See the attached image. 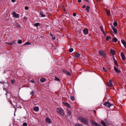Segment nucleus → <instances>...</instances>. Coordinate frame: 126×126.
<instances>
[{
    "instance_id": "f257e3e1",
    "label": "nucleus",
    "mask_w": 126,
    "mask_h": 126,
    "mask_svg": "<svg viewBox=\"0 0 126 126\" xmlns=\"http://www.w3.org/2000/svg\"><path fill=\"white\" fill-rule=\"evenodd\" d=\"M79 119L81 122L86 125H88V121L86 119L81 116L79 117Z\"/></svg>"
},
{
    "instance_id": "f03ea898",
    "label": "nucleus",
    "mask_w": 126,
    "mask_h": 126,
    "mask_svg": "<svg viewBox=\"0 0 126 126\" xmlns=\"http://www.w3.org/2000/svg\"><path fill=\"white\" fill-rule=\"evenodd\" d=\"M57 112L60 114L62 115H64V112L63 110L61 108H57L56 109Z\"/></svg>"
},
{
    "instance_id": "7ed1b4c3",
    "label": "nucleus",
    "mask_w": 126,
    "mask_h": 126,
    "mask_svg": "<svg viewBox=\"0 0 126 126\" xmlns=\"http://www.w3.org/2000/svg\"><path fill=\"white\" fill-rule=\"evenodd\" d=\"M114 82L112 80H110L107 81V85L108 86L112 87V84Z\"/></svg>"
},
{
    "instance_id": "20e7f679",
    "label": "nucleus",
    "mask_w": 126,
    "mask_h": 126,
    "mask_svg": "<svg viewBox=\"0 0 126 126\" xmlns=\"http://www.w3.org/2000/svg\"><path fill=\"white\" fill-rule=\"evenodd\" d=\"M99 54L100 56L103 57L105 58L106 57V54L105 53L104 51H103L100 50L99 51Z\"/></svg>"
},
{
    "instance_id": "39448f33",
    "label": "nucleus",
    "mask_w": 126,
    "mask_h": 126,
    "mask_svg": "<svg viewBox=\"0 0 126 126\" xmlns=\"http://www.w3.org/2000/svg\"><path fill=\"white\" fill-rule=\"evenodd\" d=\"M103 105L106 107H108L109 108L112 105L111 104H110V103L108 102H105L104 103Z\"/></svg>"
},
{
    "instance_id": "423d86ee",
    "label": "nucleus",
    "mask_w": 126,
    "mask_h": 126,
    "mask_svg": "<svg viewBox=\"0 0 126 126\" xmlns=\"http://www.w3.org/2000/svg\"><path fill=\"white\" fill-rule=\"evenodd\" d=\"M114 69L115 71L117 73H119L120 72V70H118L116 66H114Z\"/></svg>"
},
{
    "instance_id": "0eeeda50",
    "label": "nucleus",
    "mask_w": 126,
    "mask_h": 126,
    "mask_svg": "<svg viewBox=\"0 0 126 126\" xmlns=\"http://www.w3.org/2000/svg\"><path fill=\"white\" fill-rule=\"evenodd\" d=\"M13 15L15 17L19 18L20 16L18 14H16L15 12L13 13Z\"/></svg>"
},
{
    "instance_id": "6e6552de",
    "label": "nucleus",
    "mask_w": 126,
    "mask_h": 126,
    "mask_svg": "<svg viewBox=\"0 0 126 126\" xmlns=\"http://www.w3.org/2000/svg\"><path fill=\"white\" fill-rule=\"evenodd\" d=\"M121 56L122 57V60L124 61L125 60V56L124 53L122 52H121Z\"/></svg>"
},
{
    "instance_id": "1a4fd4ad",
    "label": "nucleus",
    "mask_w": 126,
    "mask_h": 126,
    "mask_svg": "<svg viewBox=\"0 0 126 126\" xmlns=\"http://www.w3.org/2000/svg\"><path fill=\"white\" fill-rule=\"evenodd\" d=\"M46 121L48 124H50L51 123V120L48 117H47L46 119Z\"/></svg>"
},
{
    "instance_id": "9d476101",
    "label": "nucleus",
    "mask_w": 126,
    "mask_h": 126,
    "mask_svg": "<svg viewBox=\"0 0 126 126\" xmlns=\"http://www.w3.org/2000/svg\"><path fill=\"white\" fill-rule=\"evenodd\" d=\"M121 42L122 44L124 45L125 47H126V43L124 40H122Z\"/></svg>"
},
{
    "instance_id": "9b49d317",
    "label": "nucleus",
    "mask_w": 126,
    "mask_h": 126,
    "mask_svg": "<svg viewBox=\"0 0 126 126\" xmlns=\"http://www.w3.org/2000/svg\"><path fill=\"white\" fill-rule=\"evenodd\" d=\"M110 53H111L112 55H115L116 53L115 51L113 49H111L110 50Z\"/></svg>"
},
{
    "instance_id": "f8f14e48",
    "label": "nucleus",
    "mask_w": 126,
    "mask_h": 126,
    "mask_svg": "<svg viewBox=\"0 0 126 126\" xmlns=\"http://www.w3.org/2000/svg\"><path fill=\"white\" fill-rule=\"evenodd\" d=\"M33 110L35 111H38L39 110V108L38 107L35 106L33 108Z\"/></svg>"
},
{
    "instance_id": "ddd939ff",
    "label": "nucleus",
    "mask_w": 126,
    "mask_h": 126,
    "mask_svg": "<svg viewBox=\"0 0 126 126\" xmlns=\"http://www.w3.org/2000/svg\"><path fill=\"white\" fill-rule=\"evenodd\" d=\"M88 30L87 29H85L83 30V33L85 34H88Z\"/></svg>"
},
{
    "instance_id": "4468645a",
    "label": "nucleus",
    "mask_w": 126,
    "mask_h": 126,
    "mask_svg": "<svg viewBox=\"0 0 126 126\" xmlns=\"http://www.w3.org/2000/svg\"><path fill=\"white\" fill-rule=\"evenodd\" d=\"M63 104L66 107H68V108H69L70 107V106L68 103H64Z\"/></svg>"
},
{
    "instance_id": "2eb2a0df",
    "label": "nucleus",
    "mask_w": 126,
    "mask_h": 126,
    "mask_svg": "<svg viewBox=\"0 0 126 126\" xmlns=\"http://www.w3.org/2000/svg\"><path fill=\"white\" fill-rule=\"evenodd\" d=\"M67 115L68 116L70 115L71 114V111L67 109Z\"/></svg>"
},
{
    "instance_id": "dca6fc26",
    "label": "nucleus",
    "mask_w": 126,
    "mask_h": 126,
    "mask_svg": "<svg viewBox=\"0 0 126 126\" xmlns=\"http://www.w3.org/2000/svg\"><path fill=\"white\" fill-rule=\"evenodd\" d=\"M90 122L92 126H94L95 123V122L93 121L92 120H91L90 121Z\"/></svg>"
},
{
    "instance_id": "f3484780",
    "label": "nucleus",
    "mask_w": 126,
    "mask_h": 126,
    "mask_svg": "<svg viewBox=\"0 0 126 126\" xmlns=\"http://www.w3.org/2000/svg\"><path fill=\"white\" fill-rule=\"evenodd\" d=\"M112 29L114 33L115 34H117V29L113 27H112Z\"/></svg>"
},
{
    "instance_id": "a211bd4d",
    "label": "nucleus",
    "mask_w": 126,
    "mask_h": 126,
    "mask_svg": "<svg viewBox=\"0 0 126 126\" xmlns=\"http://www.w3.org/2000/svg\"><path fill=\"white\" fill-rule=\"evenodd\" d=\"M100 122L101 124L102 125H103L104 126H107L106 125L105 122L103 121H101Z\"/></svg>"
},
{
    "instance_id": "6ab92c4d",
    "label": "nucleus",
    "mask_w": 126,
    "mask_h": 126,
    "mask_svg": "<svg viewBox=\"0 0 126 126\" xmlns=\"http://www.w3.org/2000/svg\"><path fill=\"white\" fill-rule=\"evenodd\" d=\"M118 40L116 38H114L113 39H112V41L113 42H116Z\"/></svg>"
},
{
    "instance_id": "aec40b11",
    "label": "nucleus",
    "mask_w": 126,
    "mask_h": 126,
    "mask_svg": "<svg viewBox=\"0 0 126 126\" xmlns=\"http://www.w3.org/2000/svg\"><path fill=\"white\" fill-rule=\"evenodd\" d=\"M40 80L42 82H43L45 81L46 79L44 78H41Z\"/></svg>"
},
{
    "instance_id": "412c9836",
    "label": "nucleus",
    "mask_w": 126,
    "mask_h": 126,
    "mask_svg": "<svg viewBox=\"0 0 126 126\" xmlns=\"http://www.w3.org/2000/svg\"><path fill=\"white\" fill-rule=\"evenodd\" d=\"M40 24L38 23H35L34 24V26L35 27H37L38 26H39L40 25Z\"/></svg>"
},
{
    "instance_id": "4be33fe9",
    "label": "nucleus",
    "mask_w": 126,
    "mask_h": 126,
    "mask_svg": "<svg viewBox=\"0 0 126 126\" xmlns=\"http://www.w3.org/2000/svg\"><path fill=\"white\" fill-rule=\"evenodd\" d=\"M80 56V54L79 53H75V56L77 58L79 57Z\"/></svg>"
},
{
    "instance_id": "5701e85b",
    "label": "nucleus",
    "mask_w": 126,
    "mask_h": 126,
    "mask_svg": "<svg viewBox=\"0 0 126 126\" xmlns=\"http://www.w3.org/2000/svg\"><path fill=\"white\" fill-rule=\"evenodd\" d=\"M106 11L107 12V14L108 16H110V11L108 10H106Z\"/></svg>"
},
{
    "instance_id": "b1692460",
    "label": "nucleus",
    "mask_w": 126,
    "mask_h": 126,
    "mask_svg": "<svg viewBox=\"0 0 126 126\" xmlns=\"http://www.w3.org/2000/svg\"><path fill=\"white\" fill-rule=\"evenodd\" d=\"M40 14L41 16L42 17H44L45 16L44 15L43 12L42 11H41L40 12Z\"/></svg>"
},
{
    "instance_id": "393cba45",
    "label": "nucleus",
    "mask_w": 126,
    "mask_h": 126,
    "mask_svg": "<svg viewBox=\"0 0 126 126\" xmlns=\"http://www.w3.org/2000/svg\"><path fill=\"white\" fill-rule=\"evenodd\" d=\"M94 126H102L100 124H97L96 123H95L94 124Z\"/></svg>"
},
{
    "instance_id": "a878e982",
    "label": "nucleus",
    "mask_w": 126,
    "mask_h": 126,
    "mask_svg": "<svg viewBox=\"0 0 126 126\" xmlns=\"http://www.w3.org/2000/svg\"><path fill=\"white\" fill-rule=\"evenodd\" d=\"M100 30H101V31L102 32H103V34H105V33H104V32L103 30V29L102 28V27H100Z\"/></svg>"
},
{
    "instance_id": "bb28decb",
    "label": "nucleus",
    "mask_w": 126,
    "mask_h": 126,
    "mask_svg": "<svg viewBox=\"0 0 126 126\" xmlns=\"http://www.w3.org/2000/svg\"><path fill=\"white\" fill-rule=\"evenodd\" d=\"M113 24L114 26L116 27L117 26V23L116 22H115L113 23Z\"/></svg>"
},
{
    "instance_id": "cd10ccee",
    "label": "nucleus",
    "mask_w": 126,
    "mask_h": 126,
    "mask_svg": "<svg viewBox=\"0 0 126 126\" xmlns=\"http://www.w3.org/2000/svg\"><path fill=\"white\" fill-rule=\"evenodd\" d=\"M90 8V7L89 6H87L86 8V10L87 12H89V9Z\"/></svg>"
},
{
    "instance_id": "c85d7f7f",
    "label": "nucleus",
    "mask_w": 126,
    "mask_h": 126,
    "mask_svg": "<svg viewBox=\"0 0 126 126\" xmlns=\"http://www.w3.org/2000/svg\"><path fill=\"white\" fill-rule=\"evenodd\" d=\"M65 73H66V74H67L69 76H70V74L69 73V72L67 71H65Z\"/></svg>"
},
{
    "instance_id": "c756f323",
    "label": "nucleus",
    "mask_w": 126,
    "mask_h": 126,
    "mask_svg": "<svg viewBox=\"0 0 126 126\" xmlns=\"http://www.w3.org/2000/svg\"><path fill=\"white\" fill-rule=\"evenodd\" d=\"M69 51L70 52H72L73 50V49L72 48H70L69 49Z\"/></svg>"
},
{
    "instance_id": "7c9ffc66",
    "label": "nucleus",
    "mask_w": 126,
    "mask_h": 126,
    "mask_svg": "<svg viewBox=\"0 0 126 126\" xmlns=\"http://www.w3.org/2000/svg\"><path fill=\"white\" fill-rule=\"evenodd\" d=\"M70 98L71 100L73 101L75 100L74 97L72 96H70Z\"/></svg>"
},
{
    "instance_id": "2f4dec72",
    "label": "nucleus",
    "mask_w": 126,
    "mask_h": 126,
    "mask_svg": "<svg viewBox=\"0 0 126 126\" xmlns=\"http://www.w3.org/2000/svg\"><path fill=\"white\" fill-rule=\"evenodd\" d=\"M75 126H83L82 125L79 124L78 123H77L75 124Z\"/></svg>"
},
{
    "instance_id": "473e14b6",
    "label": "nucleus",
    "mask_w": 126,
    "mask_h": 126,
    "mask_svg": "<svg viewBox=\"0 0 126 126\" xmlns=\"http://www.w3.org/2000/svg\"><path fill=\"white\" fill-rule=\"evenodd\" d=\"M111 38V37L110 36H108L106 38V40L107 41H108L109 39Z\"/></svg>"
},
{
    "instance_id": "72a5a7b5",
    "label": "nucleus",
    "mask_w": 126,
    "mask_h": 126,
    "mask_svg": "<svg viewBox=\"0 0 126 126\" xmlns=\"http://www.w3.org/2000/svg\"><path fill=\"white\" fill-rule=\"evenodd\" d=\"M114 63L115 64V65L117 66V67H118V65L116 62V60H115L114 62Z\"/></svg>"
},
{
    "instance_id": "f704fd0d",
    "label": "nucleus",
    "mask_w": 126,
    "mask_h": 126,
    "mask_svg": "<svg viewBox=\"0 0 126 126\" xmlns=\"http://www.w3.org/2000/svg\"><path fill=\"white\" fill-rule=\"evenodd\" d=\"M27 124L26 123H23V126H27Z\"/></svg>"
},
{
    "instance_id": "c9c22d12",
    "label": "nucleus",
    "mask_w": 126,
    "mask_h": 126,
    "mask_svg": "<svg viewBox=\"0 0 126 126\" xmlns=\"http://www.w3.org/2000/svg\"><path fill=\"white\" fill-rule=\"evenodd\" d=\"M30 45L31 44V43L29 42H27L24 45Z\"/></svg>"
},
{
    "instance_id": "e433bc0d",
    "label": "nucleus",
    "mask_w": 126,
    "mask_h": 126,
    "mask_svg": "<svg viewBox=\"0 0 126 126\" xmlns=\"http://www.w3.org/2000/svg\"><path fill=\"white\" fill-rule=\"evenodd\" d=\"M22 41L21 40H20L18 41V43L19 44H21L22 43Z\"/></svg>"
},
{
    "instance_id": "4c0bfd02",
    "label": "nucleus",
    "mask_w": 126,
    "mask_h": 126,
    "mask_svg": "<svg viewBox=\"0 0 126 126\" xmlns=\"http://www.w3.org/2000/svg\"><path fill=\"white\" fill-rule=\"evenodd\" d=\"M6 44H7L8 45L11 46V43L6 42Z\"/></svg>"
},
{
    "instance_id": "58836bf2",
    "label": "nucleus",
    "mask_w": 126,
    "mask_h": 126,
    "mask_svg": "<svg viewBox=\"0 0 126 126\" xmlns=\"http://www.w3.org/2000/svg\"><path fill=\"white\" fill-rule=\"evenodd\" d=\"M55 80L57 81H59L60 80L58 78L55 77Z\"/></svg>"
},
{
    "instance_id": "ea45409f",
    "label": "nucleus",
    "mask_w": 126,
    "mask_h": 126,
    "mask_svg": "<svg viewBox=\"0 0 126 126\" xmlns=\"http://www.w3.org/2000/svg\"><path fill=\"white\" fill-rule=\"evenodd\" d=\"M15 42V41H13L12 42H11V45H12V44H16Z\"/></svg>"
},
{
    "instance_id": "a19ab883",
    "label": "nucleus",
    "mask_w": 126,
    "mask_h": 126,
    "mask_svg": "<svg viewBox=\"0 0 126 126\" xmlns=\"http://www.w3.org/2000/svg\"><path fill=\"white\" fill-rule=\"evenodd\" d=\"M11 81L12 84H14V81L13 80H11Z\"/></svg>"
},
{
    "instance_id": "79ce46f5",
    "label": "nucleus",
    "mask_w": 126,
    "mask_h": 126,
    "mask_svg": "<svg viewBox=\"0 0 126 126\" xmlns=\"http://www.w3.org/2000/svg\"><path fill=\"white\" fill-rule=\"evenodd\" d=\"M103 71L105 72L107 70H106L105 69L104 67L103 68Z\"/></svg>"
},
{
    "instance_id": "37998d69",
    "label": "nucleus",
    "mask_w": 126,
    "mask_h": 126,
    "mask_svg": "<svg viewBox=\"0 0 126 126\" xmlns=\"http://www.w3.org/2000/svg\"><path fill=\"white\" fill-rule=\"evenodd\" d=\"M25 9L26 10H28L29 9V7L28 6H26L25 7Z\"/></svg>"
},
{
    "instance_id": "c03bdc74",
    "label": "nucleus",
    "mask_w": 126,
    "mask_h": 126,
    "mask_svg": "<svg viewBox=\"0 0 126 126\" xmlns=\"http://www.w3.org/2000/svg\"><path fill=\"white\" fill-rule=\"evenodd\" d=\"M76 13H73V16H76Z\"/></svg>"
},
{
    "instance_id": "a18cd8bd",
    "label": "nucleus",
    "mask_w": 126,
    "mask_h": 126,
    "mask_svg": "<svg viewBox=\"0 0 126 126\" xmlns=\"http://www.w3.org/2000/svg\"><path fill=\"white\" fill-rule=\"evenodd\" d=\"M56 39V37L55 36H54L52 37V39L53 40H54Z\"/></svg>"
},
{
    "instance_id": "49530a36",
    "label": "nucleus",
    "mask_w": 126,
    "mask_h": 126,
    "mask_svg": "<svg viewBox=\"0 0 126 126\" xmlns=\"http://www.w3.org/2000/svg\"><path fill=\"white\" fill-rule=\"evenodd\" d=\"M85 1H86V2H88V3H89V0H84Z\"/></svg>"
},
{
    "instance_id": "de8ad7c7",
    "label": "nucleus",
    "mask_w": 126,
    "mask_h": 126,
    "mask_svg": "<svg viewBox=\"0 0 126 126\" xmlns=\"http://www.w3.org/2000/svg\"><path fill=\"white\" fill-rule=\"evenodd\" d=\"M31 82L32 83H35V82L34 81L32 80H31Z\"/></svg>"
},
{
    "instance_id": "09e8293b",
    "label": "nucleus",
    "mask_w": 126,
    "mask_h": 126,
    "mask_svg": "<svg viewBox=\"0 0 126 126\" xmlns=\"http://www.w3.org/2000/svg\"><path fill=\"white\" fill-rule=\"evenodd\" d=\"M34 93V92L33 91H32V92H31V94L33 95Z\"/></svg>"
},
{
    "instance_id": "8fccbe9b",
    "label": "nucleus",
    "mask_w": 126,
    "mask_h": 126,
    "mask_svg": "<svg viewBox=\"0 0 126 126\" xmlns=\"http://www.w3.org/2000/svg\"><path fill=\"white\" fill-rule=\"evenodd\" d=\"M0 83H1V84H4V81H3V82H1V81H0Z\"/></svg>"
},
{
    "instance_id": "3c124183",
    "label": "nucleus",
    "mask_w": 126,
    "mask_h": 126,
    "mask_svg": "<svg viewBox=\"0 0 126 126\" xmlns=\"http://www.w3.org/2000/svg\"><path fill=\"white\" fill-rule=\"evenodd\" d=\"M78 2H80L81 1V0H78Z\"/></svg>"
},
{
    "instance_id": "603ef678",
    "label": "nucleus",
    "mask_w": 126,
    "mask_h": 126,
    "mask_svg": "<svg viewBox=\"0 0 126 126\" xmlns=\"http://www.w3.org/2000/svg\"><path fill=\"white\" fill-rule=\"evenodd\" d=\"M11 1L12 2H14L15 1V0H11Z\"/></svg>"
},
{
    "instance_id": "864d4df0",
    "label": "nucleus",
    "mask_w": 126,
    "mask_h": 126,
    "mask_svg": "<svg viewBox=\"0 0 126 126\" xmlns=\"http://www.w3.org/2000/svg\"><path fill=\"white\" fill-rule=\"evenodd\" d=\"M83 8H84L86 7V6L85 5H84L82 7Z\"/></svg>"
},
{
    "instance_id": "5fc2aeb1",
    "label": "nucleus",
    "mask_w": 126,
    "mask_h": 126,
    "mask_svg": "<svg viewBox=\"0 0 126 126\" xmlns=\"http://www.w3.org/2000/svg\"><path fill=\"white\" fill-rule=\"evenodd\" d=\"M9 102H10V104H11V105H12V102H11V101H9Z\"/></svg>"
},
{
    "instance_id": "6e6d98bb",
    "label": "nucleus",
    "mask_w": 126,
    "mask_h": 126,
    "mask_svg": "<svg viewBox=\"0 0 126 126\" xmlns=\"http://www.w3.org/2000/svg\"><path fill=\"white\" fill-rule=\"evenodd\" d=\"M50 35H51V36H52V34L51 33V32H50Z\"/></svg>"
},
{
    "instance_id": "4d7b16f0",
    "label": "nucleus",
    "mask_w": 126,
    "mask_h": 126,
    "mask_svg": "<svg viewBox=\"0 0 126 126\" xmlns=\"http://www.w3.org/2000/svg\"><path fill=\"white\" fill-rule=\"evenodd\" d=\"M8 92H6V95H7V94H8Z\"/></svg>"
},
{
    "instance_id": "13d9d810",
    "label": "nucleus",
    "mask_w": 126,
    "mask_h": 126,
    "mask_svg": "<svg viewBox=\"0 0 126 126\" xmlns=\"http://www.w3.org/2000/svg\"><path fill=\"white\" fill-rule=\"evenodd\" d=\"M6 84L8 85V83H7Z\"/></svg>"
}]
</instances>
